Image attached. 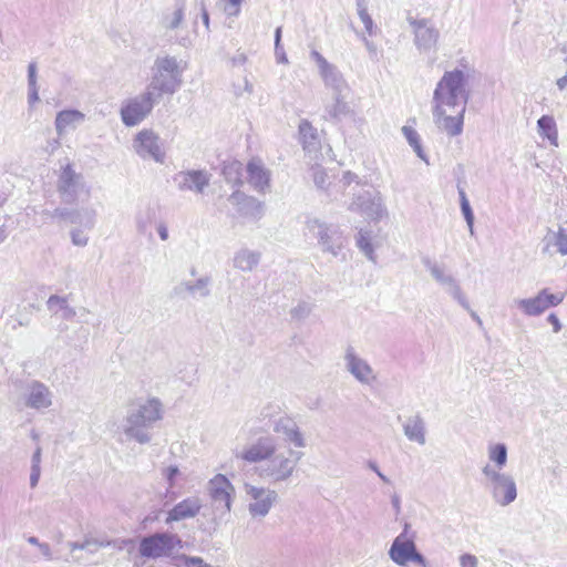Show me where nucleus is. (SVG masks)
<instances>
[{
    "mask_svg": "<svg viewBox=\"0 0 567 567\" xmlns=\"http://www.w3.org/2000/svg\"><path fill=\"white\" fill-rule=\"evenodd\" d=\"M210 281L207 276L195 281H182L174 287V292L178 297L188 295L193 298H206L210 295Z\"/></svg>",
    "mask_w": 567,
    "mask_h": 567,
    "instance_id": "29",
    "label": "nucleus"
},
{
    "mask_svg": "<svg viewBox=\"0 0 567 567\" xmlns=\"http://www.w3.org/2000/svg\"><path fill=\"white\" fill-rule=\"evenodd\" d=\"M42 449L38 445L31 457V466H41Z\"/></svg>",
    "mask_w": 567,
    "mask_h": 567,
    "instance_id": "60",
    "label": "nucleus"
},
{
    "mask_svg": "<svg viewBox=\"0 0 567 567\" xmlns=\"http://www.w3.org/2000/svg\"><path fill=\"white\" fill-rule=\"evenodd\" d=\"M413 33V43L420 52L435 51L437 48L440 31L434 22L427 18H406Z\"/></svg>",
    "mask_w": 567,
    "mask_h": 567,
    "instance_id": "13",
    "label": "nucleus"
},
{
    "mask_svg": "<svg viewBox=\"0 0 567 567\" xmlns=\"http://www.w3.org/2000/svg\"><path fill=\"white\" fill-rule=\"evenodd\" d=\"M39 87L37 84V63L31 62L28 66V104L32 107L39 101Z\"/></svg>",
    "mask_w": 567,
    "mask_h": 567,
    "instance_id": "40",
    "label": "nucleus"
},
{
    "mask_svg": "<svg viewBox=\"0 0 567 567\" xmlns=\"http://www.w3.org/2000/svg\"><path fill=\"white\" fill-rule=\"evenodd\" d=\"M390 559L398 566L405 567L413 563L420 567H429L426 558L417 550L414 536L405 537V534L398 535L388 551Z\"/></svg>",
    "mask_w": 567,
    "mask_h": 567,
    "instance_id": "10",
    "label": "nucleus"
},
{
    "mask_svg": "<svg viewBox=\"0 0 567 567\" xmlns=\"http://www.w3.org/2000/svg\"><path fill=\"white\" fill-rule=\"evenodd\" d=\"M185 18V3L177 1L174 9L163 12L159 24L164 30H176L181 27Z\"/></svg>",
    "mask_w": 567,
    "mask_h": 567,
    "instance_id": "33",
    "label": "nucleus"
},
{
    "mask_svg": "<svg viewBox=\"0 0 567 567\" xmlns=\"http://www.w3.org/2000/svg\"><path fill=\"white\" fill-rule=\"evenodd\" d=\"M348 93L332 94L331 101L324 104V120L339 123L342 118L353 114L350 104L346 101Z\"/></svg>",
    "mask_w": 567,
    "mask_h": 567,
    "instance_id": "27",
    "label": "nucleus"
},
{
    "mask_svg": "<svg viewBox=\"0 0 567 567\" xmlns=\"http://www.w3.org/2000/svg\"><path fill=\"white\" fill-rule=\"evenodd\" d=\"M178 474L179 470L175 465L168 466L163 471V476L166 478L169 487H173L175 485V478L177 477Z\"/></svg>",
    "mask_w": 567,
    "mask_h": 567,
    "instance_id": "55",
    "label": "nucleus"
},
{
    "mask_svg": "<svg viewBox=\"0 0 567 567\" xmlns=\"http://www.w3.org/2000/svg\"><path fill=\"white\" fill-rule=\"evenodd\" d=\"M261 254L257 250L241 248L235 252L233 258V266L241 271L250 272L260 262Z\"/></svg>",
    "mask_w": 567,
    "mask_h": 567,
    "instance_id": "32",
    "label": "nucleus"
},
{
    "mask_svg": "<svg viewBox=\"0 0 567 567\" xmlns=\"http://www.w3.org/2000/svg\"><path fill=\"white\" fill-rule=\"evenodd\" d=\"M277 450L276 439L267 435L258 437L254 443L246 446L236 454L237 458H241L248 463H264L275 454Z\"/></svg>",
    "mask_w": 567,
    "mask_h": 567,
    "instance_id": "21",
    "label": "nucleus"
},
{
    "mask_svg": "<svg viewBox=\"0 0 567 567\" xmlns=\"http://www.w3.org/2000/svg\"><path fill=\"white\" fill-rule=\"evenodd\" d=\"M162 417V402L151 398L127 412L121 425L122 433L127 441L134 440L140 444H147L152 440L150 429Z\"/></svg>",
    "mask_w": 567,
    "mask_h": 567,
    "instance_id": "2",
    "label": "nucleus"
},
{
    "mask_svg": "<svg viewBox=\"0 0 567 567\" xmlns=\"http://www.w3.org/2000/svg\"><path fill=\"white\" fill-rule=\"evenodd\" d=\"M230 202L244 217L258 220L264 216L265 204L254 196L236 190L230 195Z\"/></svg>",
    "mask_w": 567,
    "mask_h": 567,
    "instance_id": "25",
    "label": "nucleus"
},
{
    "mask_svg": "<svg viewBox=\"0 0 567 567\" xmlns=\"http://www.w3.org/2000/svg\"><path fill=\"white\" fill-rule=\"evenodd\" d=\"M163 145L161 137L152 130H142L133 140V148L141 158H151L159 164L165 162Z\"/></svg>",
    "mask_w": 567,
    "mask_h": 567,
    "instance_id": "19",
    "label": "nucleus"
},
{
    "mask_svg": "<svg viewBox=\"0 0 567 567\" xmlns=\"http://www.w3.org/2000/svg\"><path fill=\"white\" fill-rule=\"evenodd\" d=\"M200 508L202 502L198 497H187L168 511L165 522L169 524L172 522L193 518L199 513Z\"/></svg>",
    "mask_w": 567,
    "mask_h": 567,
    "instance_id": "26",
    "label": "nucleus"
},
{
    "mask_svg": "<svg viewBox=\"0 0 567 567\" xmlns=\"http://www.w3.org/2000/svg\"><path fill=\"white\" fill-rule=\"evenodd\" d=\"M279 50H281V27L275 31V52L279 53Z\"/></svg>",
    "mask_w": 567,
    "mask_h": 567,
    "instance_id": "63",
    "label": "nucleus"
},
{
    "mask_svg": "<svg viewBox=\"0 0 567 567\" xmlns=\"http://www.w3.org/2000/svg\"><path fill=\"white\" fill-rule=\"evenodd\" d=\"M47 306L53 313L61 312V318L64 320H71L76 315L75 309L69 305L66 297L52 295L49 297Z\"/></svg>",
    "mask_w": 567,
    "mask_h": 567,
    "instance_id": "36",
    "label": "nucleus"
},
{
    "mask_svg": "<svg viewBox=\"0 0 567 567\" xmlns=\"http://www.w3.org/2000/svg\"><path fill=\"white\" fill-rule=\"evenodd\" d=\"M282 437L296 447L301 449L306 446V440L297 423Z\"/></svg>",
    "mask_w": 567,
    "mask_h": 567,
    "instance_id": "50",
    "label": "nucleus"
},
{
    "mask_svg": "<svg viewBox=\"0 0 567 567\" xmlns=\"http://www.w3.org/2000/svg\"><path fill=\"white\" fill-rule=\"evenodd\" d=\"M56 189L64 204H75L81 195H85L86 197L90 195V189L86 186L83 175L75 172L71 164H66L61 168Z\"/></svg>",
    "mask_w": 567,
    "mask_h": 567,
    "instance_id": "6",
    "label": "nucleus"
},
{
    "mask_svg": "<svg viewBox=\"0 0 567 567\" xmlns=\"http://www.w3.org/2000/svg\"><path fill=\"white\" fill-rule=\"evenodd\" d=\"M41 476V466H31L30 471V486L31 488L37 487Z\"/></svg>",
    "mask_w": 567,
    "mask_h": 567,
    "instance_id": "57",
    "label": "nucleus"
},
{
    "mask_svg": "<svg viewBox=\"0 0 567 567\" xmlns=\"http://www.w3.org/2000/svg\"><path fill=\"white\" fill-rule=\"evenodd\" d=\"M307 229L318 239L323 252L334 257L340 254L346 240L338 227L322 223L319 219H310L307 221Z\"/></svg>",
    "mask_w": 567,
    "mask_h": 567,
    "instance_id": "11",
    "label": "nucleus"
},
{
    "mask_svg": "<svg viewBox=\"0 0 567 567\" xmlns=\"http://www.w3.org/2000/svg\"><path fill=\"white\" fill-rule=\"evenodd\" d=\"M488 458L495 464L496 470H501L507 463V447L504 443H496L488 446Z\"/></svg>",
    "mask_w": 567,
    "mask_h": 567,
    "instance_id": "41",
    "label": "nucleus"
},
{
    "mask_svg": "<svg viewBox=\"0 0 567 567\" xmlns=\"http://www.w3.org/2000/svg\"><path fill=\"white\" fill-rule=\"evenodd\" d=\"M423 266L430 271L433 279L444 287L445 291L456 300L462 308L470 310V302L464 295L456 278L446 271L444 265H440L430 257L422 258Z\"/></svg>",
    "mask_w": 567,
    "mask_h": 567,
    "instance_id": "12",
    "label": "nucleus"
},
{
    "mask_svg": "<svg viewBox=\"0 0 567 567\" xmlns=\"http://www.w3.org/2000/svg\"><path fill=\"white\" fill-rule=\"evenodd\" d=\"M460 567H478V559L473 554H462L458 557Z\"/></svg>",
    "mask_w": 567,
    "mask_h": 567,
    "instance_id": "54",
    "label": "nucleus"
},
{
    "mask_svg": "<svg viewBox=\"0 0 567 567\" xmlns=\"http://www.w3.org/2000/svg\"><path fill=\"white\" fill-rule=\"evenodd\" d=\"M299 133L305 150L311 152L318 148L320 143L317 130L308 121L300 122Z\"/></svg>",
    "mask_w": 567,
    "mask_h": 567,
    "instance_id": "38",
    "label": "nucleus"
},
{
    "mask_svg": "<svg viewBox=\"0 0 567 567\" xmlns=\"http://www.w3.org/2000/svg\"><path fill=\"white\" fill-rule=\"evenodd\" d=\"M565 296V292L554 293L548 288H543L534 297L514 299L513 306L527 317H539L546 310L559 306Z\"/></svg>",
    "mask_w": 567,
    "mask_h": 567,
    "instance_id": "8",
    "label": "nucleus"
},
{
    "mask_svg": "<svg viewBox=\"0 0 567 567\" xmlns=\"http://www.w3.org/2000/svg\"><path fill=\"white\" fill-rule=\"evenodd\" d=\"M537 132L540 137L548 140L549 144L558 147V130L551 115H543L537 121Z\"/></svg>",
    "mask_w": 567,
    "mask_h": 567,
    "instance_id": "34",
    "label": "nucleus"
},
{
    "mask_svg": "<svg viewBox=\"0 0 567 567\" xmlns=\"http://www.w3.org/2000/svg\"><path fill=\"white\" fill-rule=\"evenodd\" d=\"M349 210L372 220H379L386 214L380 193L370 190H361L355 194L349 204Z\"/></svg>",
    "mask_w": 567,
    "mask_h": 567,
    "instance_id": "17",
    "label": "nucleus"
},
{
    "mask_svg": "<svg viewBox=\"0 0 567 567\" xmlns=\"http://www.w3.org/2000/svg\"><path fill=\"white\" fill-rule=\"evenodd\" d=\"M158 100L147 89L140 95L126 100L120 112L124 125L135 126L140 124L152 112Z\"/></svg>",
    "mask_w": 567,
    "mask_h": 567,
    "instance_id": "9",
    "label": "nucleus"
},
{
    "mask_svg": "<svg viewBox=\"0 0 567 567\" xmlns=\"http://www.w3.org/2000/svg\"><path fill=\"white\" fill-rule=\"evenodd\" d=\"M482 473L489 482L493 499L501 506L512 504L517 497V487L514 478L487 464Z\"/></svg>",
    "mask_w": 567,
    "mask_h": 567,
    "instance_id": "7",
    "label": "nucleus"
},
{
    "mask_svg": "<svg viewBox=\"0 0 567 567\" xmlns=\"http://www.w3.org/2000/svg\"><path fill=\"white\" fill-rule=\"evenodd\" d=\"M176 548H183V540L177 534L155 533L141 539L138 553L144 558L157 559L172 556Z\"/></svg>",
    "mask_w": 567,
    "mask_h": 567,
    "instance_id": "5",
    "label": "nucleus"
},
{
    "mask_svg": "<svg viewBox=\"0 0 567 567\" xmlns=\"http://www.w3.org/2000/svg\"><path fill=\"white\" fill-rule=\"evenodd\" d=\"M458 196H460V204H461V210L462 214L466 220V224L468 226L470 233L473 235L474 233V214L471 208L470 202L467 199L466 193L463 187L457 185Z\"/></svg>",
    "mask_w": 567,
    "mask_h": 567,
    "instance_id": "43",
    "label": "nucleus"
},
{
    "mask_svg": "<svg viewBox=\"0 0 567 567\" xmlns=\"http://www.w3.org/2000/svg\"><path fill=\"white\" fill-rule=\"evenodd\" d=\"M551 247L556 248V252L567 256V223L559 226L557 231L549 230L545 236L543 252L553 255Z\"/></svg>",
    "mask_w": 567,
    "mask_h": 567,
    "instance_id": "30",
    "label": "nucleus"
},
{
    "mask_svg": "<svg viewBox=\"0 0 567 567\" xmlns=\"http://www.w3.org/2000/svg\"><path fill=\"white\" fill-rule=\"evenodd\" d=\"M313 306L307 301H299L291 310L290 316L293 320H305L312 312Z\"/></svg>",
    "mask_w": 567,
    "mask_h": 567,
    "instance_id": "48",
    "label": "nucleus"
},
{
    "mask_svg": "<svg viewBox=\"0 0 567 567\" xmlns=\"http://www.w3.org/2000/svg\"><path fill=\"white\" fill-rule=\"evenodd\" d=\"M216 515L223 518L231 511L235 495V487L231 482L223 474L215 475L207 485Z\"/></svg>",
    "mask_w": 567,
    "mask_h": 567,
    "instance_id": "14",
    "label": "nucleus"
},
{
    "mask_svg": "<svg viewBox=\"0 0 567 567\" xmlns=\"http://www.w3.org/2000/svg\"><path fill=\"white\" fill-rule=\"evenodd\" d=\"M363 42L371 56H375L377 45L372 41H369L367 38H363Z\"/></svg>",
    "mask_w": 567,
    "mask_h": 567,
    "instance_id": "64",
    "label": "nucleus"
},
{
    "mask_svg": "<svg viewBox=\"0 0 567 567\" xmlns=\"http://www.w3.org/2000/svg\"><path fill=\"white\" fill-rule=\"evenodd\" d=\"M185 68L175 56H157L152 68V78L147 90L157 99L164 94H174L183 83Z\"/></svg>",
    "mask_w": 567,
    "mask_h": 567,
    "instance_id": "3",
    "label": "nucleus"
},
{
    "mask_svg": "<svg viewBox=\"0 0 567 567\" xmlns=\"http://www.w3.org/2000/svg\"><path fill=\"white\" fill-rule=\"evenodd\" d=\"M96 212L93 208L82 207L71 209L70 223L80 225L86 230H91L95 225Z\"/></svg>",
    "mask_w": 567,
    "mask_h": 567,
    "instance_id": "37",
    "label": "nucleus"
},
{
    "mask_svg": "<svg viewBox=\"0 0 567 567\" xmlns=\"http://www.w3.org/2000/svg\"><path fill=\"white\" fill-rule=\"evenodd\" d=\"M282 437L296 447L301 449L306 446V440L297 423Z\"/></svg>",
    "mask_w": 567,
    "mask_h": 567,
    "instance_id": "49",
    "label": "nucleus"
},
{
    "mask_svg": "<svg viewBox=\"0 0 567 567\" xmlns=\"http://www.w3.org/2000/svg\"><path fill=\"white\" fill-rule=\"evenodd\" d=\"M310 58L317 64L319 75L324 86L330 90L332 94L340 95L341 93H349V85L343 74L334 64L330 63L317 50L310 52Z\"/></svg>",
    "mask_w": 567,
    "mask_h": 567,
    "instance_id": "16",
    "label": "nucleus"
},
{
    "mask_svg": "<svg viewBox=\"0 0 567 567\" xmlns=\"http://www.w3.org/2000/svg\"><path fill=\"white\" fill-rule=\"evenodd\" d=\"M157 210L154 206H146L140 209L135 217L136 229L142 235H151V227L155 223Z\"/></svg>",
    "mask_w": 567,
    "mask_h": 567,
    "instance_id": "35",
    "label": "nucleus"
},
{
    "mask_svg": "<svg viewBox=\"0 0 567 567\" xmlns=\"http://www.w3.org/2000/svg\"><path fill=\"white\" fill-rule=\"evenodd\" d=\"M357 246L367 256L369 260L375 262L377 257L374 255L371 238L369 234L363 231L362 229L358 234Z\"/></svg>",
    "mask_w": 567,
    "mask_h": 567,
    "instance_id": "44",
    "label": "nucleus"
},
{
    "mask_svg": "<svg viewBox=\"0 0 567 567\" xmlns=\"http://www.w3.org/2000/svg\"><path fill=\"white\" fill-rule=\"evenodd\" d=\"M38 548L47 560L53 559V554L48 543H41Z\"/></svg>",
    "mask_w": 567,
    "mask_h": 567,
    "instance_id": "59",
    "label": "nucleus"
},
{
    "mask_svg": "<svg viewBox=\"0 0 567 567\" xmlns=\"http://www.w3.org/2000/svg\"><path fill=\"white\" fill-rule=\"evenodd\" d=\"M403 432L406 439L411 442H415L420 445H424L426 442L425 422L420 414L406 419L403 424Z\"/></svg>",
    "mask_w": 567,
    "mask_h": 567,
    "instance_id": "31",
    "label": "nucleus"
},
{
    "mask_svg": "<svg viewBox=\"0 0 567 567\" xmlns=\"http://www.w3.org/2000/svg\"><path fill=\"white\" fill-rule=\"evenodd\" d=\"M465 111L446 107L440 112L436 106H433L434 122L439 128L445 131L450 136H457L463 132Z\"/></svg>",
    "mask_w": 567,
    "mask_h": 567,
    "instance_id": "23",
    "label": "nucleus"
},
{
    "mask_svg": "<svg viewBox=\"0 0 567 567\" xmlns=\"http://www.w3.org/2000/svg\"><path fill=\"white\" fill-rule=\"evenodd\" d=\"M157 233L162 240L165 241L168 239V229H167V226L165 225V223H159L157 225Z\"/></svg>",
    "mask_w": 567,
    "mask_h": 567,
    "instance_id": "62",
    "label": "nucleus"
},
{
    "mask_svg": "<svg viewBox=\"0 0 567 567\" xmlns=\"http://www.w3.org/2000/svg\"><path fill=\"white\" fill-rule=\"evenodd\" d=\"M200 17H202L203 23L205 24L206 29L208 30L209 29V14H208V11L203 1L200 2Z\"/></svg>",
    "mask_w": 567,
    "mask_h": 567,
    "instance_id": "61",
    "label": "nucleus"
},
{
    "mask_svg": "<svg viewBox=\"0 0 567 567\" xmlns=\"http://www.w3.org/2000/svg\"><path fill=\"white\" fill-rule=\"evenodd\" d=\"M221 174L228 184L234 186H240L243 184V164L238 161L225 163Z\"/></svg>",
    "mask_w": 567,
    "mask_h": 567,
    "instance_id": "39",
    "label": "nucleus"
},
{
    "mask_svg": "<svg viewBox=\"0 0 567 567\" xmlns=\"http://www.w3.org/2000/svg\"><path fill=\"white\" fill-rule=\"evenodd\" d=\"M85 229L73 228L70 231L71 241L76 247H85L89 244V236L84 231Z\"/></svg>",
    "mask_w": 567,
    "mask_h": 567,
    "instance_id": "51",
    "label": "nucleus"
},
{
    "mask_svg": "<svg viewBox=\"0 0 567 567\" xmlns=\"http://www.w3.org/2000/svg\"><path fill=\"white\" fill-rule=\"evenodd\" d=\"M22 399L27 408L40 411L52 405L53 393L43 382L31 380L23 389Z\"/></svg>",
    "mask_w": 567,
    "mask_h": 567,
    "instance_id": "20",
    "label": "nucleus"
},
{
    "mask_svg": "<svg viewBox=\"0 0 567 567\" xmlns=\"http://www.w3.org/2000/svg\"><path fill=\"white\" fill-rule=\"evenodd\" d=\"M473 72L464 61L454 70L445 71L433 92V106L440 112L446 107L466 110L470 100L468 81Z\"/></svg>",
    "mask_w": 567,
    "mask_h": 567,
    "instance_id": "1",
    "label": "nucleus"
},
{
    "mask_svg": "<svg viewBox=\"0 0 567 567\" xmlns=\"http://www.w3.org/2000/svg\"><path fill=\"white\" fill-rule=\"evenodd\" d=\"M547 322L553 326V331L555 333H558L561 330V328H563L559 318L555 313H549L548 315Z\"/></svg>",
    "mask_w": 567,
    "mask_h": 567,
    "instance_id": "58",
    "label": "nucleus"
},
{
    "mask_svg": "<svg viewBox=\"0 0 567 567\" xmlns=\"http://www.w3.org/2000/svg\"><path fill=\"white\" fill-rule=\"evenodd\" d=\"M244 491L248 498V513L255 519L265 518L278 499L277 492L267 487L245 484Z\"/></svg>",
    "mask_w": 567,
    "mask_h": 567,
    "instance_id": "15",
    "label": "nucleus"
},
{
    "mask_svg": "<svg viewBox=\"0 0 567 567\" xmlns=\"http://www.w3.org/2000/svg\"><path fill=\"white\" fill-rule=\"evenodd\" d=\"M90 544L111 545V542L106 540V539L86 537L81 543L80 542H71V543H69V547H70L71 551H74V550H87L90 553H95V549H91L90 548Z\"/></svg>",
    "mask_w": 567,
    "mask_h": 567,
    "instance_id": "45",
    "label": "nucleus"
},
{
    "mask_svg": "<svg viewBox=\"0 0 567 567\" xmlns=\"http://www.w3.org/2000/svg\"><path fill=\"white\" fill-rule=\"evenodd\" d=\"M402 133H403L404 137L406 138L408 143L410 144V146L416 153V155L421 159L426 161L425 154H424L422 145H421L419 133L413 127L408 126V125H404L402 127Z\"/></svg>",
    "mask_w": 567,
    "mask_h": 567,
    "instance_id": "42",
    "label": "nucleus"
},
{
    "mask_svg": "<svg viewBox=\"0 0 567 567\" xmlns=\"http://www.w3.org/2000/svg\"><path fill=\"white\" fill-rule=\"evenodd\" d=\"M179 559L184 567H213L212 565L205 563L203 558L196 556L182 555Z\"/></svg>",
    "mask_w": 567,
    "mask_h": 567,
    "instance_id": "53",
    "label": "nucleus"
},
{
    "mask_svg": "<svg viewBox=\"0 0 567 567\" xmlns=\"http://www.w3.org/2000/svg\"><path fill=\"white\" fill-rule=\"evenodd\" d=\"M357 11L368 34L373 35L375 33V27L371 16L368 13V3H359V6H357Z\"/></svg>",
    "mask_w": 567,
    "mask_h": 567,
    "instance_id": "47",
    "label": "nucleus"
},
{
    "mask_svg": "<svg viewBox=\"0 0 567 567\" xmlns=\"http://www.w3.org/2000/svg\"><path fill=\"white\" fill-rule=\"evenodd\" d=\"M302 455V452L292 450L289 451L288 456L282 453H275L257 467V474L260 478L272 484L287 482L292 477Z\"/></svg>",
    "mask_w": 567,
    "mask_h": 567,
    "instance_id": "4",
    "label": "nucleus"
},
{
    "mask_svg": "<svg viewBox=\"0 0 567 567\" xmlns=\"http://www.w3.org/2000/svg\"><path fill=\"white\" fill-rule=\"evenodd\" d=\"M312 178H313L316 186L318 188L323 189V188H326L327 181L329 179V176L322 167L317 166V167L312 168Z\"/></svg>",
    "mask_w": 567,
    "mask_h": 567,
    "instance_id": "52",
    "label": "nucleus"
},
{
    "mask_svg": "<svg viewBox=\"0 0 567 567\" xmlns=\"http://www.w3.org/2000/svg\"><path fill=\"white\" fill-rule=\"evenodd\" d=\"M343 363L346 371L360 384L370 386L377 381L378 375L374 369L365 359L359 355L352 346L344 349Z\"/></svg>",
    "mask_w": 567,
    "mask_h": 567,
    "instance_id": "18",
    "label": "nucleus"
},
{
    "mask_svg": "<svg viewBox=\"0 0 567 567\" xmlns=\"http://www.w3.org/2000/svg\"><path fill=\"white\" fill-rule=\"evenodd\" d=\"M296 423L297 422L288 415H279L272 421V430L275 433L284 436Z\"/></svg>",
    "mask_w": 567,
    "mask_h": 567,
    "instance_id": "46",
    "label": "nucleus"
},
{
    "mask_svg": "<svg viewBox=\"0 0 567 567\" xmlns=\"http://www.w3.org/2000/svg\"><path fill=\"white\" fill-rule=\"evenodd\" d=\"M173 181L181 192L202 194L210 183V174L204 169L181 171Z\"/></svg>",
    "mask_w": 567,
    "mask_h": 567,
    "instance_id": "22",
    "label": "nucleus"
},
{
    "mask_svg": "<svg viewBox=\"0 0 567 567\" xmlns=\"http://www.w3.org/2000/svg\"><path fill=\"white\" fill-rule=\"evenodd\" d=\"M247 182L258 193L265 194L270 188L271 172L260 158L254 157L246 165Z\"/></svg>",
    "mask_w": 567,
    "mask_h": 567,
    "instance_id": "24",
    "label": "nucleus"
},
{
    "mask_svg": "<svg viewBox=\"0 0 567 567\" xmlns=\"http://www.w3.org/2000/svg\"><path fill=\"white\" fill-rule=\"evenodd\" d=\"M70 217H71V209L69 208H55L52 210V219L54 218H58V219H63V220H68L70 223Z\"/></svg>",
    "mask_w": 567,
    "mask_h": 567,
    "instance_id": "56",
    "label": "nucleus"
},
{
    "mask_svg": "<svg viewBox=\"0 0 567 567\" xmlns=\"http://www.w3.org/2000/svg\"><path fill=\"white\" fill-rule=\"evenodd\" d=\"M85 114L79 110L68 109L56 113L54 125L58 135L61 137L68 131L75 130L85 122Z\"/></svg>",
    "mask_w": 567,
    "mask_h": 567,
    "instance_id": "28",
    "label": "nucleus"
}]
</instances>
